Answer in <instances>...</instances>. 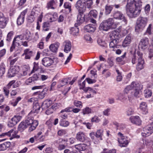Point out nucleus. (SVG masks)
Instances as JSON below:
<instances>
[{
	"mask_svg": "<svg viewBox=\"0 0 153 153\" xmlns=\"http://www.w3.org/2000/svg\"><path fill=\"white\" fill-rule=\"evenodd\" d=\"M144 94L146 97H148L152 96V92L151 90L146 89L144 91Z\"/></svg>",
	"mask_w": 153,
	"mask_h": 153,
	"instance_id": "obj_51",
	"label": "nucleus"
},
{
	"mask_svg": "<svg viewBox=\"0 0 153 153\" xmlns=\"http://www.w3.org/2000/svg\"><path fill=\"white\" fill-rule=\"evenodd\" d=\"M109 36L111 39L120 41V36L119 32H117L115 31L111 32L110 33Z\"/></svg>",
	"mask_w": 153,
	"mask_h": 153,
	"instance_id": "obj_20",
	"label": "nucleus"
},
{
	"mask_svg": "<svg viewBox=\"0 0 153 153\" xmlns=\"http://www.w3.org/2000/svg\"><path fill=\"white\" fill-rule=\"evenodd\" d=\"M46 94V93L45 92H43L42 91L41 92H36L34 93V94L35 95L38 94V97L40 99H43L45 97V95Z\"/></svg>",
	"mask_w": 153,
	"mask_h": 153,
	"instance_id": "obj_49",
	"label": "nucleus"
},
{
	"mask_svg": "<svg viewBox=\"0 0 153 153\" xmlns=\"http://www.w3.org/2000/svg\"><path fill=\"white\" fill-rule=\"evenodd\" d=\"M65 8L68 9V13H71V4L68 2H65L64 5Z\"/></svg>",
	"mask_w": 153,
	"mask_h": 153,
	"instance_id": "obj_43",
	"label": "nucleus"
},
{
	"mask_svg": "<svg viewBox=\"0 0 153 153\" xmlns=\"http://www.w3.org/2000/svg\"><path fill=\"white\" fill-rule=\"evenodd\" d=\"M74 105L77 107L80 108L82 107V103L81 102L77 100H75L74 102Z\"/></svg>",
	"mask_w": 153,
	"mask_h": 153,
	"instance_id": "obj_62",
	"label": "nucleus"
},
{
	"mask_svg": "<svg viewBox=\"0 0 153 153\" xmlns=\"http://www.w3.org/2000/svg\"><path fill=\"white\" fill-rule=\"evenodd\" d=\"M143 86L142 85L137 82H132L131 84L127 86L124 89V92L125 93L128 94L129 91L132 89L134 90V96L139 97L140 91L142 89Z\"/></svg>",
	"mask_w": 153,
	"mask_h": 153,
	"instance_id": "obj_2",
	"label": "nucleus"
},
{
	"mask_svg": "<svg viewBox=\"0 0 153 153\" xmlns=\"http://www.w3.org/2000/svg\"><path fill=\"white\" fill-rule=\"evenodd\" d=\"M85 8L86 7L88 8H90L91 7L93 4V2L91 0H85Z\"/></svg>",
	"mask_w": 153,
	"mask_h": 153,
	"instance_id": "obj_52",
	"label": "nucleus"
},
{
	"mask_svg": "<svg viewBox=\"0 0 153 153\" xmlns=\"http://www.w3.org/2000/svg\"><path fill=\"white\" fill-rule=\"evenodd\" d=\"M79 13L77 16V20L76 23L78 25L84 22L85 20V15L83 14L84 11H78Z\"/></svg>",
	"mask_w": 153,
	"mask_h": 153,
	"instance_id": "obj_17",
	"label": "nucleus"
},
{
	"mask_svg": "<svg viewBox=\"0 0 153 153\" xmlns=\"http://www.w3.org/2000/svg\"><path fill=\"white\" fill-rule=\"evenodd\" d=\"M53 63V60L49 57H45L42 60V64L44 66L49 67L52 65Z\"/></svg>",
	"mask_w": 153,
	"mask_h": 153,
	"instance_id": "obj_12",
	"label": "nucleus"
},
{
	"mask_svg": "<svg viewBox=\"0 0 153 153\" xmlns=\"http://www.w3.org/2000/svg\"><path fill=\"white\" fill-rule=\"evenodd\" d=\"M49 23L48 22H46L43 23V29L45 31H48L49 30Z\"/></svg>",
	"mask_w": 153,
	"mask_h": 153,
	"instance_id": "obj_53",
	"label": "nucleus"
},
{
	"mask_svg": "<svg viewBox=\"0 0 153 153\" xmlns=\"http://www.w3.org/2000/svg\"><path fill=\"white\" fill-rule=\"evenodd\" d=\"M59 115L60 120H64L67 118L68 115L66 113L64 114L63 113H61L60 112Z\"/></svg>",
	"mask_w": 153,
	"mask_h": 153,
	"instance_id": "obj_60",
	"label": "nucleus"
},
{
	"mask_svg": "<svg viewBox=\"0 0 153 153\" xmlns=\"http://www.w3.org/2000/svg\"><path fill=\"white\" fill-rule=\"evenodd\" d=\"M114 23L113 19L111 18H109L102 22L99 26V28L100 30L107 31L111 28Z\"/></svg>",
	"mask_w": 153,
	"mask_h": 153,
	"instance_id": "obj_4",
	"label": "nucleus"
},
{
	"mask_svg": "<svg viewBox=\"0 0 153 153\" xmlns=\"http://www.w3.org/2000/svg\"><path fill=\"white\" fill-rule=\"evenodd\" d=\"M134 109L132 108H130L128 109L126 111V114L128 116H130L133 114L134 113Z\"/></svg>",
	"mask_w": 153,
	"mask_h": 153,
	"instance_id": "obj_56",
	"label": "nucleus"
},
{
	"mask_svg": "<svg viewBox=\"0 0 153 153\" xmlns=\"http://www.w3.org/2000/svg\"><path fill=\"white\" fill-rule=\"evenodd\" d=\"M105 13L106 15L109 14L113 9V7L112 5H110L107 4L105 5Z\"/></svg>",
	"mask_w": 153,
	"mask_h": 153,
	"instance_id": "obj_37",
	"label": "nucleus"
},
{
	"mask_svg": "<svg viewBox=\"0 0 153 153\" xmlns=\"http://www.w3.org/2000/svg\"><path fill=\"white\" fill-rule=\"evenodd\" d=\"M22 117L18 115L14 116L11 119L8 124V126L9 127L14 126L16 125L21 120Z\"/></svg>",
	"mask_w": 153,
	"mask_h": 153,
	"instance_id": "obj_11",
	"label": "nucleus"
},
{
	"mask_svg": "<svg viewBox=\"0 0 153 153\" xmlns=\"http://www.w3.org/2000/svg\"><path fill=\"white\" fill-rule=\"evenodd\" d=\"M75 148L78 151H84L87 148V146L85 144H79L75 145Z\"/></svg>",
	"mask_w": 153,
	"mask_h": 153,
	"instance_id": "obj_32",
	"label": "nucleus"
},
{
	"mask_svg": "<svg viewBox=\"0 0 153 153\" xmlns=\"http://www.w3.org/2000/svg\"><path fill=\"white\" fill-rule=\"evenodd\" d=\"M59 45V43H55V44H51L49 46V48L50 51L53 52H56L57 51Z\"/></svg>",
	"mask_w": 153,
	"mask_h": 153,
	"instance_id": "obj_31",
	"label": "nucleus"
},
{
	"mask_svg": "<svg viewBox=\"0 0 153 153\" xmlns=\"http://www.w3.org/2000/svg\"><path fill=\"white\" fill-rule=\"evenodd\" d=\"M92 122H95L96 123H98L100 121V120L99 119L98 117L95 116L92 118L91 119Z\"/></svg>",
	"mask_w": 153,
	"mask_h": 153,
	"instance_id": "obj_63",
	"label": "nucleus"
},
{
	"mask_svg": "<svg viewBox=\"0 0 153 153\" xmlns=\"http://www.w3.org/2000/svg\"><path fill=\"white\" fill-rule=\"evenodd\" d=\"M111 41L110 42L109 46L111 48H113V50H114V49L115 48H117L118 46V44L120 41L115 40H114L111 39Z\"/></svg>",
	"mask_w": 153,
	"mask_h": 153,
	"instance_id": "obj_33",
	"label": "nucleus"
},
{
	"mask_svg": "<svg viewBox=\"0 0 153 153\" xmlns=\"http://www.w3.org/2000/svg\"><path fill=\"white\" fill-rule=\"evenodd\" d=\"M67 141L68 140L67 139L65 140L62 138H60L56 140L55 141V143L57 144H59L58 147V149L60 150H61L65 148L66 146L63 144H65V142Z\"/></svg>",
	"mask_w": 153,
	"mask_h": 153,
	"instance_id": "obj_13",
	"label": "nucleus"
},
{
	"mask_svg": "<svg viewBox=\"0 0 153 153\" xmlns=\"http://www.w3.org/2000/svg\"><path fill=\"white\" fill-rule=\"evenodd\" d=\"M35 53L29 49H26L24 51L23 55H25V58L26 59H29L31 57L34 55Z\"/></svg>",
	"mask_w": 153,
	"mask_h": 153,
	"instance_id": "obj_22",
	"label": "nucleus"
},
{
	"mask_svg": "<svg viewBox=\"0 0 153 153\" xmlns=\"http://www.w3.org/2000/svg\"><path fill=\"white\" fill-rule=\"evenodd\" d=\"M41 105H40L38 102L34 104L33 106V109L29 114V115L31 116L36 115L39 112Z\"/></svg>",
	"mask_w": 153,
	"mask_h": 153,
	"instance_id": "obj_10",
	"label": "nucleus"
},
{
	"mask_svg": "<svg viewBox=\"0 0 153 153\" xmlns=\"http://www.w3.org/2000/svg\"><path fill=\"white\" fill-rule=\"evenodd\" d=\"M19 40L17 38L15 37L12 42V44L10 48V52H12L13 51V50L15 48V46L17 45L19 46Z\"/></svg>",
	"mask_w": 153,
	"mask_h": 153,
	"instance_id": "obj_28",
	"label": "nucleus"
},
{
	"mask_svg": "<svg viewBox=\"0 0 153 153\" xmlns=\"http://www.w3.org/2000/svg\"><path fill=\"white\" fill-rule=\"evenodd\" d=\"M28 116L29 117H27L25 121V122L26 123L27 126L32 125L35 120H33V117L35 116H31L29 115Z\"/></svg>",
	"mask_w": 153,
	"mask_h": 153,
	"instance_id": "obj_34",
	"label": "nucleus"
},
{
	"mask_svg": "<svg viewBox=\"0 0 153 153\" xmlns=\"http://www.w3.org/2000/svg\"><path fill=\"white\" fill-rule=\"evenodd\" d=\"M110 109L109 108L105 109L103 112V114L106 116H108L110 114Z\"/></svg>",
	"mask_w": 153,
	"mask_h": 153,
	"instance_id": "obj_61",
	"label": "nucleus"
},
{
	"mask_svg": "<svg viewBox=\"0 0 153 153\" xmlns=\"http://www.w3.org/2000/svg\"><path fill=\"white\" fill-rule=\"evenodd\" d=\"M149 40L148 38L145 37L141 39L140 42L138 45V48L143 50H145L148 46Z\"/></svg>",
	"mask_w": 153,
	"mask_h": 153,
	"instance_id": "obj_8",
	"label": "nucleus"
},
{
	"mask_svg": "<svg viewBox=\"0 0 153 153\" xmlns=\"http://www.w3.org/2000/svg\"><path fill=\"white\" fill-rule=\"evenodd\" d=\"M142 5L141 0H128L126 12L130 17H135L140 14Z\"/></svg>",
	"mask_w": 153,
	"mask_h": 153,
	"instance_id": "obj_1",
	"label": "nucleus"
},
{
	"mask_svg": "<svg viewBox=\"0 0 153 153\" xmlns=\"http://www.w3.org/2000/svg\"><path fill=\"white\" fill-rule=\"evenodd\" d=\"M19 70V69L18 66H16L13 67H11L8 70V76L9 77H10L14 76L15 74L18 73Z\"/></svg>",
	"mask_w": 153,
	"mask_h": 153,
	"instance_id": "obj_14",
	"label": "nucleus"
},
{
	"mask_svg": "<svg viewBox=\"0 0 153 153\" xmlns=\"http://www.w3.org/2000/svg\"><path fill=\"white\" fill-rule=\"evenodd\" d=\"M126 53L125 52L123 55L120 57H119L117 58L116 59V60L117 62H120L122 61L123 60L124 58L125 57Z\"/></svg>",
	"mask_w": 153,
	"mask_h": 153,
	"instance_id": "obj_64",
	"label": "nucleus"
},
{
	"mask_svg": "<svg viewBox=\"0 0 153 153\" xmlns=\"http://www.w3.org/2000/svg\"><path fill=\"white\" fill-rule=\"evenodd\" d=\"M130 120L132 123L137 125H140L141 124V121L138 116H131Z\"/></svg>",
	"mask_w": 153,
	"mask_h": 153,
	"instance_id": "obj_24",
	"label": "nucleus"
},
{
	"mask_svg": "<svg viewBox=\"0 0 153 153\" xmlns=\"http://www.w3.org/2000/svg\"><path fill=\"white\" fill-rule=\"evenodd\" d=\"M85 0H78L77 1L75 7L78 11H85Z\"/></svg>",
	"mask_w": 153,
	"mask_h": 153,
	"instance_id": "obj_9",
	"label": "nucleus"
},
{
	"mask_svg": "<svg viewBox=\"0 0 153 153\" xmlns=\"http://www.w3.org/2000/svg\"><path fill=\"white\" fill-rule=\"evenodd\" d=\"M152 24H150L149 25V26H148V27L147 28V29L146 30V33H148L149 35H151L152 34Z\"/></svg>",
	"mask_w": 153,
	"mask_h": 153,
	"instance_id": "obj_59",
	"label": "nucleus"
},
{
	"mask_svg": "<svg viewBox=\"0 0 153 153\" xmlns=\"http://www.w3.org/2000/svg\"><path fill=\"white\" fill-rule=\"evenodd\" d=\"M118 142L119 144V146L121 147L126 146L128 143V140L125 137L119 139Z\"/></svg>",
	"mask_w": 153,
	"mask_h": 153,
	"instance_id": "obj_29",
	"label": "nucleus"
},
{
	"mask_svg": "<svg viewBox=\"0 0 153 153\" xmlns=\"http://www.w3.org/2000/svg\"><path fill=\"white\" fill-rule=\"evenodd\" d=\"M142 56H143L142 53L138 51L136 54L133 56L131 58V62L133 64H134L137 62V60H138L139 58H140Z\"/></svg>",
	"mask_w": 153,
	"mask_h": 153,
	"instance_id": "obj_21",
	"label": "nucleus"
},
{
	"mask_svg": "<svg viewBox=\"0 0 153 153\" xmlns=\"http://www.w3.org/2000/svg\"><path fill=\"white\" fill-rule=\"evenodd\" d=\"M27 12V9L23 11L21 13L20 15L17 18V23L19 25H21L23 24L24 21L25 16Z\"/></svg>",
	"mask_w": 153,
	"mask_h": 153,
	"instance_id": "obj_15",
	"label": "nucleus"
},
{
	"mask_svg": "<svg viewBox=\"0 0 153 153\" xmlns=\"http://www.w3.org/2000/svg\"><path fill=\"white\" fill-rule=\"evenodd\" d=\"M145 144L147 146L151 147L153 144V142L150 140L146 139L145 141Z\"/></svg>",
	"mask_w": 153,
	"mask_h": 153,
	"instance_id": "obj_57",
	"label": "nucleus"
},
{
	"mask_svg": "<svg viewBox=\"0 0 153 153\" xmlns=\"http://www.w3.org/2000/svg\"><path fill=\"white\" fill-rule=\"evenodd\" d=\"M8 19L6 18L3 14L0 12V27L4 28L7 23Z\"/></svg>",
	"mask_w": 153,
	"mask_h": 153,
	"instance_id": "obj_16",
	"label": "nucleus"
},
{
	"mask_svg": "<svg viewBox=\"0 0 153 153\" xmlns=\"http://www.w3.org/2000/svg\"><path fill=\"white\" fill-rule=\"evenodd\" d=\"M5 72V66L2 63L0 65V77H1Z\"/></svg>",
	"mask_w": 153,
	"mask_h": 153,
	"instance_id": "obj_42",
	"label": "nucleus"
},
{
	"mask_svg": "<svg viewBox=\"0 0 153 153\" xmlns=\"http://www.w3.org/2000/svg\"><path fill=\"white\" fill-rule=\"evenodd\" d=\"M87 137L82 132H79L76 134V138L77 140L81 142H83L86 140Z\"/></svg>",
	"mask_w": 153,
	"mask_h": 153,
	"instance_id": "obj_23",
	"label": "nucleus"
},
{
	"mask_svg": "<svg viewBox=\"0 0 153 153\" xmlns=\"http://www.w3.org/2000/svg\"><path fill=\"white\" fill-rule=\"evenodd\" d=\"M85 30L89 33L93 32L95 30L96 27L94 25L89 24L85 26L84 27Z\"/></svg>",
	"mask_w": 153,
	"mask_h": 153,
	"instance_id": "obj_26",
	"label": "nucleus"
},
{
	"mask_svg": "<svg viewBox=\"0 0 153 153\" xmlns=\"http://www.w3.org/2000/svg\"><path fill=\"white\" fill-rule=\"evenodd\" d=\"M103 135V131L102 129L98 130L96 133V137L97 138H100V140H102V137Z\"/></svg>",
	"mask_w": 153,
	"mask_h": 153,
	"instance_id": "obj_44",
	"label": "nucleus"
},
{
	"mask_svg": "<svg viewBox=\"0 0 153 153\" xmlns=\"http://www.w3.org/2000/svg\"><path fill=\"white\" fill-rule=\"evenodd\" d=\"M131 41V35L129 34L127 35L122 43V46L126 47L128 46Z\"/></svg>",
	"mask_w": 153,
	"mask_h": 153,
	"instance_id": "obj_19",
	"label": "nucleus"
},
{
	"mask_svg": "<svg viewBox=\"0 0 153 153\" xmlns=\"http://www.w3.org/2000/svg\"><path fill=\"white\" fill-rule=\"evenodd\" d=\"M144 60L143 58V56L139 58L136 66V69L137 71H140L144 68Z\"/></svg>",
	"mask_w": 153,
	"mask_h": 153,
	"instance_id": "obj_18",
	"label": "nucleus"
},
{
	"mask_svg": "<svg viewBox=\"0 0 153 153\" xmlns=\"http://www.w3.org/2000/svg\"><path fill=\"white\" fill-rule=\"evenodd\" d=\"M84 91L86 92H87L88 91H89L90 92V93H91V94H93L94 95V94H96L97 93L96 91L95 90L89 87H88L85 88L84 89Z\"/></svg>",
	"mask_w": 153,
	"mask_h": 153,
	"instance_id": "obj_47",
	"label": "nucleus"
},
{
	"mask_svg": "<svg viewBox=\"0 0 153 153\" xmlns=\"http://www.w3.org/2000/svg\"><path fill=\"white\" fill-rule=\"evenodd\" d=\"M85 81H84L82 83H81V81H78V85L79 86V89H84L85 88Z\"/></svg>",
	"mask_w": 153,
	"mask_h": 153,
	"instance_id": "obj_54",
	"label": "nucleus"
},
{
	"mask_svg": "<svg viewBox=\"0 0 153 153\" xmlns=\"http://www.w3.org/2000/svg\"><path fill=\"white\" fill-rule=\"evenodd\" d=\"M27 127V126L25 122H22L19 125L18 130L22 132L26 129Z\"/></svg>",
	"mask_w": 153,
	"mask_h": 153,
	"instance_id": "obj_35",
	"label": "nucleus"
},
{
	"mask_svg": "<svg viewBox=\"0 0 153 153\" xmlns=\"http://www.w3.org/2000/svg\"><path fill=\"white\" fill-rule=\"evenodd\" d=\"M148 19L146 17H140L137 21L135 27V31L139 32L141 31L146 26L148 22Z\"/></svg>",
	"mask_w": 153,
	"mask_h": 153,
	"instance_id": "obj_3",
	"label": "nucleus"
},
{
	"mask_svg": "<svg viewBox=\"0 0 153 153\" xmlns=\"http://www.w3.org/2000/svg\"><path fill=\"white\" fill-rule=\"evenodd\" d=\"M70 124V122L67 120H60L59 122L60 125L63 127H67Z\"/></svg>",
	"mask_w": 153,
	"mask_h": 153,
	"instance_id": "obj_40",
	"label": "nucleus"
},
{
	"mask_svg": "<svg viewBox=\"0 0 153 153\" xmlns=\"http://www.w3.org/2000/svg\"><path fill=\"white\" fill-rule=\"evenodd\" d=\"M79 25H78L77 23L75 24V27H71V33L73 35H77L79 32V29L77 27Z\"/></svg>",
	"mask_w": 153,
	"mask_h": 153,
	"instance_id": "obj_30",
	"label": "nucleus"
},
{
	"mask_svg": "<svg viewBox=\"0 0 153 153\" xmlns=\"http://www.w3.org/2000/svg\"><path fill=\"white\" fill-rule=\"evenodd\" d=\"M24 39L28 41L31 40V37L30 32L29 31H26L25 33L23 34Z\"/></svg>",
	"mask_w": 153,
	"mask_h": 153,
	"instance_id": "obj_39",
	"label": "nucleus"
},
{
	"mask_svg": "<svg viewBox=\"0 0 153 153\" xmlns=\"http://www.w3.org/2000/svg\"><path fill=\"white\" fill-rule=\"evenodd\" d=\"M21 97H18L16 99H13L10 101V104L13 106H16L18 104V102L21 100Z\"/></svg>",
	"mask_w": 153,
	"mask_h": 153,
	"instance_id": "obj_36",
	"label": "nucleus"
},
{
	"mask_svg": "<svg viewBox=\"0 0 153 153\" xmlns=\"http://www.w3.org/2000/svg\"><path fill=\"white\" fill-rule=\"evenodd\" d=\"M68 80H70V79L68 78V79H64L63 80L61 81L60 85H58L59 88L62 87L64 85L67 84L68 82Z\"/></svg>",
	"mask_w": 153,
	"mask_h": 153,
	"instance_id": "obj_46",
	"label": "nucleus"
},
{
	"mask_svg": "<svg viewBox=\"0 0 153 153\" xmlns=\"http://www.w3.org/2000/svg\"><path fill=\"white\" fill-rule=\"evenodd\" d=\"M97 12L95 10H91L89 13V15L91 16H92L94 18H96L97 17Z\"/></svg>",
	"mask_w": 153,
	"mask_h": 153,
	"instance_id": "obj_50",
	"label": "nucleus"
},
{
	"mask_svg": "<svg viewBox=\"0 0 153 153\" xmlns=\"http://www.w3.org/2000/svg\"><path fill=\"white\" fill-rule=\"evenodd\" d=\"M14 131V129H12L7 132L3 133L0 134L1 137H10L12 135V137L19 138L20 136L16 135L18 132L17 131Z\"/></svg>",
	"mask_w": 153,
	"mask_h": 153,
	"instance_id": "obj_7",
	"label": "nucleus"
},
{
	"mask_svg": "<svg viewBox=\"0 0 153 153\" xmlns=\"http://www.w3.org/2000/svg\"><path fill=\"white\" fill-rule=\"evenodd\" d=\"M143 132L142 133V135L144 137L149 136L153 131V122L143 128Z\"/></svg>",
	"mask_w": 153,
	"mask_h": 153,
	"instance_id": "obj_6",
	"label": "nucleus"
},
{
	"mask_svg": "<svg viewBox=\"0 0 153 153\" xmlns=\"http://www.w3.org/2000/svg\"><path fill=\"white\" fill-rule=\"evenodd\" d=\"M91 109L88 107H86L82 110V113L84 115L89 114L91 113Z\"/></svg>",
	"mask_w": 153,
	"mask_h": 153,
	"instance_id": "obj_48",
	"label": "nucleus"
},
{
	"mask_svg": "<svg viewBox=\"0 0 153 153\" xmlns=\"http://www.w3.org/2000/svg\"><path fill=\"white\" fill-rule=\"evenodd\" d=\"M9 89V88H7L6 87H4L3 88L4 94L7 98H8L9 97L10 94L9 91L8 89Z\"/></svg>",
	"mask_w": 153,
	"mask_h": 153,
	"instance_id": "obj_55",
	"label": "nucleus"
},
{
	"mask_svg": "<svg viewBox=\"0 0 153 153\" xmlns=\"http://www.w3.org/2000/svg\"><path fill=\"white\" fill-rule=\"evenodd\" d=\"M38 124V123L37 120H35L32 125H30V126L29 128V131H31L34 130Z\"/></svg>",
	"mask_w": 153,
	"mask_h": 153,
	"instance_id": "obj_45",
	"label": "nucleus"
},
{
	"mask_svg": "<svg viewBox=\"0 0 153 153\" xmlns=\"http://www.w3.org/2000/svg\"><path fill=\"white\" fill-rule=\"evenodd\" d=\"M55 4V1L53 0H51L49 1L47 4V8L48 9H54L53 6Z\"/></svg>",
	"mask_w": 153,
	"mask_h": 153,
	"instance_id": "obj_41",
	"label": "nucleus"
},
{
	"mask_svg": "<svg viewBox=\"0 0 153 153\" xmlns=\"http://www.w3.org/2000/svg\"><path fill=\"white\" fill-rule=\"evenodd\" d=\"M113 16L114 19L120 21L124 25H126L127 23V18L121 11H114L113 13Z\"/></svg>",
	"mask_w": 153,
	"mask_h": 153,
	"instance_id": "obj_5",
	"label": "nucleus"
},
{
	"mask_svg": "<svg viewBox=\"0 0 153 153\" xmlns=\"http://www.w3.org/2000/svg\"><path fill=\"white\" fill-rule=\"evenodd\" d=\"M64 46V51L66 53H68L70 51L71 48V44L70 42L66 40L63 43Z\"/></svg>",
	"mask_w": 153,
	"mask_h": 153,
	"instance_id": "obj_25",
	"label": "nucleus"
},
{
	"mask_svg": "<svg viewBox=\"0 0 153 153\" xmlns=\"http://www.w3.org/2000/svg\"><path fill=\"white\" fill-rule=\"evenodd\" d=\"M140 108L143 114H146L148 113L147 105L146 102H141L140 104Z\"/></svg>",
	"mask_w": 153,
	"mask_h": 153,
	"instance_id": "obj_27",
	"label": "nucleus"
},
{
	"mask_svg": "<svg viewBox=\"0 0 153 153\" xmlns=\"http://www.w3.org/2000/svg\"><path fill=\"white\" fill-rule=\"evenodd\" d=\"M51 101L50 100H49L46 101H45L43 103L42 106H45V107L46 108H48L50 106L51 104Z\"/></svg>",
	"mask_w": 153,
	"mask_h": 153,
	"instance_id": "obj_58",
	"label": "nucleus"
},
{
	"mask_svg": "<svg viewBox=\"0 0 153 153\" xmlns=\"http://www.w3.org/2000/svg\"><path fill=\"white\" fill-rule=\"evenodd\" d=\"M36 16L35 12L33 11H32L30 15L28 17V22L30 23L33 22L34 21L35 17Z\"/></svg>",
	"mask_w": 153,
	"mask_h": 153,
	"instance_id": "obj_38",
	"label": "nucleus"
}]
</instances>
